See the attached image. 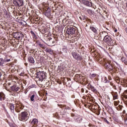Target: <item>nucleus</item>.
<instances>
[{"instance_id": "23", "label": "nucleus", "mask_w": 127, "mask_h": 127, "mask_svg": "<svg viewBox=\"0 0 127 127\" xmlns=\"http://www.w3.org/2000/svg\"><path fill=\"white\" fill-rule=\"evenodd\" d=\"M90 29H91V30H92V31H93L94 33H97V29H96L95 27L93 26H90Z\"/></svg>"}, {"instance_id": "50", "label": "nucleus", "mask_w": 127, "mask_h": 127, "mask_svg": "<svg viewBox=\"0 0 127 127\" xmlns=\"http://www.w3.org/2000/svg\"><path fill=\"white\" fill-rule=\"evenodd\" d=\"M8 85H10V83H8Z\"/></svg>"}, {"instance_id": "10", "label": "nucleus", "mask_w": 127, "mask_h": 127, "mask_svg": "<svg viewBox=\"0 0 127 127\" xmlns=\"http://www.w3.org/2000/svg\"><path fill=\"white\" fill-rule=\"evenodd\" d=\"M72 55L75 60H77V61H81L82 60V57L80 55H78L76 53H72Z\"/></svg>"}, {"instance_id": "43", "label": "nucleus", "mask_w": 127, "mask_h": 127, "mask_svg": "<svg viewBox=\"0 0 127 127\" xmlns=\"http://www.w3.org/2000/svg\"><path fill=\"white\" fill-rule=\"evenodd\" d=\"M84 88H81V93H84Z\"/></svg>"}, {"instance_id": "38", "label": "nucleus", "mask_w": 127, "mask_h": 127, "mask_svg": "<svg viewBox=\"0 0 127 127\" xmlns=\"http://www.w3.org/2000/svg\"><path fill=\"white\" fill-rule=\"evenodd\" d=\"M87 21L90 22V23H92V20H91L90 19H87Z\"/></svg>"}, {"instance_id": "47", "label": "nucleus", "mask_w": 127, "mask_h": 127, "mask_svg": "<svg viewBox=\"0 0 127 127\" xmlns=\"http://www.w3.org/2000/svg\"><path fill=\"white\" fill-rule=\"evenodd\" d=\"M117 31H118L117 30H115V32H117Z\"/></svg>"}, {"instance_id": "51", "label": "nucleus", "mask_w": 127, "mask_h": 127, "mask_svg": "<svg viewBox=\"0 0 127 127\" xmlns=\"http://www.w3.org/2000/svg\"><path fill=\"white\" fill-rule=\"evenodd\" d=\"M119 89H120V90H121V87H119Z\"/></svg>"}, {"instance_id": "9", "label": "nucleus", "mask_w": 127, "mask_h": 127, "mask_svg": "<svg viewBox=\"0 0 127 127\" xmlns=\"http://www.w3.org/2000/svg\"><path fill=\"white\" fill-rule=\"evenodd\" d=\"M47 43L49 46H54V45H55V43H56V40H53L52 38H49Z\"/></svg>"}, {"instance_id": "29", "label": "nucleus", "mask_w": 127, "mask_h": 127, "mask_svg": "<svg viewBox=\"0 0 127 127\" xmlns=\"http://www.w3.org/2000/svg\"><path fill=\"white\" fill-rule=\"evenodd\" d=\"M69 79L70 80H71V79L70 78H64V82L66 83V81L69 82Z\"/></svg>"}, {"instance_id": "39", "label": "nucleus", "mask_w": 127, "mask_h": 127, "mask_svg": "<svg viewBox=\"0 0 127 127\" xmlns=\"http://www.w3.org/2000/svg\"><path fill=\"white\" fill-rule=\"evenodd\" d=\"M91 76L93 77V78H94V77H96V74H92L91 75Z\"/></svg>"}, {"instance_id": "27", "label": "nucleus", "mask_w": 127, "mask_h": 127, "mask_svg": "<svg viewBox=\"0 0 127 127\" xmlns=\"http://www.w3.org/2000/svg\"><path fill=\"white\" fill-rule=\"evenodd\" d=\"M38 45H39V46L41 47V48H43V49H44V47H45L44 45L41 44L40 43H38Z\"/></svg>"}, {"instance_id": "4", "label": "nucleus", "mask_w": 127, "mask_h": 127, "mask_svg": "<svg viewBox=\"0 0 127 127\" xmlns=\"http://www.w3.org/2000/svg\"><path fill=\"white\" fill-rule=\"evenodd\" d=\"M11 90L13 92H17V91H19V92H23V86L21 84L19 86L13 85L11 87Z\"/></svg>"}, {"instance_id": "41", "label": "nucleus", "mask_w": 127, "mask_h": 127, "mask_svg": "<svg viewBox=\"0 0 127 127\" xmlns=\"http://www.w3.org/2000/svg\"><path fill=\"white\" fill-rule=\"evenodd\" d=\"M113 88H114V89H115V90H117V88L115 85H113Z\"/></svg>"}, {"instance_id": "31", "label": "nucleus", "mask_w": 127, "mask_h": 127, "mask_svg": "<svg viewBox=\"0 0 127 127\" xmlns=\"http://www.w3.org/2000/svg\"><path fill=\"white\" fill-rule=\"evenodd\" d=\"M115 81L116 83H120V78L119 77L116 78Z\"/></svg>"}, {"instance_id": "17", "label": "nucleus", "mask_w": 127, "mask_h": 127, "mask_svg": "<svg viewBox=\"0 0 127 127\" xmlns=\"http://www.w3.org/2000/svg\"><path fill=\"white\" fill-rule=\"evenodd\" d=\"M9 108L10 110H11V112L12 113H14V105L12 103H10L9 104Z\"/></svg>"}, {"instance_id": "12", "label": "nucleus", "mask_w": 127, "mask_h": 127, "mask_svg": "<svg viewBox=\"0 0 127 127\" xmlns=\"http://www.w3.org/2000/svg\"><path fill=\"white\" fill-rule=\"evenodd\" d=\"M82 3L84 4L85 5H86V6H92V5H93L92 2L86 0H82Z\"/></svg>"}, {"instance_id": "30", "label": "nucleus", "mask_w": 127, "mask_h": 127, "mask_svg": "<svg viewBox=\"0 0 127 127\" xmlns=\"http://www.w3.org/2000/svg\"><path fill=\"white\" fill-rule=\"evenodd\" d=\"M103 121L105 122V123H107V124H108V125L110 124V122H109V121H108V120L106 118H103Z\"/></svg>"}, {"instance_id": "15", "label": "nucleus", "mask_w": 127, "mask_h": 127, "mask_svg": "<svg viewBox=\"0 0 127 127\" xmlns=\"http://www.w3.org/2000/svg\"><path fill=\"white\" fill-rule=\"evenodd\" d=\"M100 35L101 38H104V37H106L108 35V33L106 31H103L100 33Z\"/></svg>"}, {"instance_id": "28", "label": "nucleus", "mask_w": 127, "mask_h": 127, "mask_svg": "<svg viewBox=\"0 0 127 127\" xmlns=\"http://www.w3.org/2000/svg\"><path fill=\"white\" fill-rule=\"evenodd\" d=\"M123 108V106L119 105L117 107L118 111H122V109Z\"/></svg>"}, {"instance_id": "44", "label": "nucleus", "mask_w": 127, "mask_h": 127, "mask_svg": "<svg viewBox=\"0 0 127 127\" xmlns=\"http://www.w3.org/2000/svg\"><path fill=\"white\" fill-rule=\"evenodd\" d=\"M110 85L111 86H113L114 85V83H113V82H110Z\"/></svg>"}, {"instance_id": "33", "label": "nucleus", "mask_w": 127, "mask_h": 127, "mask_svg": "<svg viewBox=\"0 0 127 127\" xmlns=\"http://www.w3.org/2000/svg\"><path fill=\"white\" fill-rule=\"evenodd\" d=\"M19 36H20V38H22V37H24V35L23 34L21 33H20Z\"/></svg>"}, {"instance_id": "48", "label": "nucleus", "mask_w": 127, "mask_h": 127, "mask_svg": "<svg viewBox=\"0 0 127 127\" xmlns=\"http://www.w3.org/2000/svg\"><path fill=\"white\" fill-rule=\"evenodd\" d=\"M77 0V1H80V0Z\"/></svg>"}, {"instance_id": "37", "label": "nucleus", "mask_w": 127, "mask_h": 127, "mask_svg": "<svg viewBox=\"0 0 127 127\" xmlns=\"http://www.w3.org/2000/svg\"><path fill=\"white\" fill-rule=\"evenodd\" d=\"M4 14L6 15L7 16H8V12H7L6 10H5Z\"/></svg>"}, {"instance_id": "40", "label": "nucleus", "mask_w": 127, "mask_h": 127, "mask_svg": "<svg viewBox=\"0 0 127 127\" xmlns=\"http://www.w3.org/2000/svg\"><path fill=\"white\" fill-rule=\"evenodd\" d=\"M72 22H73L70 20V21L68 22V23H67V24H70L72 23Z\"/></svg>"}, {"instance_id": "3", "label": "nucleus", "mask_w": 127, "mask_h": 127, "mask_svg": "<svg viewBox=\"0 0 127 127\" xmlns=\"http://www.w3.org/2000/svg\"><path fill=\"white\" fill-rule=\"evenodd\" d=\"M28 118V113L27 112H23L21 114H19V121H24L27 120Z\"/></svg>"}, {"instance_id": "36", "label": "nucleus", "mask_w": 127, "mask_h": 127, "mask_svg": "<svg viewBox=\"0 0 127 127\" xmlns=\"http://www.w3.org/2000/svg\"><path fill=\"white\" fill-rule=\"evenodd\" d=\"M118 105H119V102H117V101H115L114 102V105L117 106H118Z\"/></svg>"}, {"instance_id": "1", "label": "nucleus", "mask_w": 127, "mask_h": 127, "mask_svg": "<svg viewBox=\"0 0 127 127\" xmlns=\"http://www.w3.org/2000/svg\"><path fill=\"white\" fill-rule=\"evenodd\" d=\"M36 78H38L40 81L42 82L44 79H45V73L44 71H39L36 73Z\"/></svg>"}, {"instance_id": "35", "label": "nucleus", "mask_w": 127, "mask_h": 127, "mask_svg": "<svg viewBox=\"0 0 127 127\" xmlns=\"http://www.w3.org/2000/svg\"><path fill=\"white\" fill-rule=\"evenodd\" d=\"M75 78H77V79H79V78H80V74H76L75 75Z\"/></svg>"}, {"instance_id": "14", "label": "nucleus", "mask_w": 127, "mask_h": 127, "mask_svg": "<svg viewBox=\"0 0 127 127\" xmlns=\"http://www.w3.org/2000/svg\"><path fill=\"white\" fill-rule=\"evenodd\" d=\"M88 87L89 90H91V91H92V92H93L94 93H97V89H96V88H95V87L92 85L88 84Z\"/></svg>"}, {"instance_id": "21", "label": "nucleus", "mask_w": 127, "mask_h": 127, "mask_svg": "<svg viewBox=\"0 0 127 127\" xmlns=\"http://www.w3.org/2000/svg\"><path fill=\"white\" fill-rule=\"evenodd\" d=\"M38 124V120L36 119H33L31 122L32 125H37Z\"/></svg>"}, {"instance_id": "24", "label": "nucleus", "mask_w": 127, "mask_h": 127, "mask_svg": "<svg viewBox=\"0 0 127 127\" xmlns=\"http://www.w3.org/2000/svg\"><path fill=\"white\" fill-rule=\"evenodd\" d=\"M121 61H122V62H123L124 63H125V64L126 65H127V59H126L125 57H122L121 58Z\"/></svg>"}, {"instance_id": "18", "label": "nucleus", "mask_w": 127, "mask_h": 127, "mask_svg": "<svg viewBox=\"0 0 127 127\" xmlns=\"http://www.w3.org/2000/svg\"><path fill=\"white\" fill-rule=\"evenodd\" d=\"M28 62L32 64H34V62H35V61H34V59L32 57H29L28 58Z\"/></svg>"}, {"instance_id": "16", "label": "nucleus", "mask_w": 127, "mask_h": 127, "mask_svg": "<svg viewBox=\"0 0 127 127\" xmlns=\"http://www.w3.org/2000/svg\"><path fill=\"white\" fill-rule=\"evenodd\" d=\"M20 34V33L15 32L13 34V36L16 39H20V36H19Z\"/></svg>"}, {"instance_id": "52", "label": "nucleus", "mask_w": 127, "mask_h": 127, "mask_svg": "<svg viewBox=\"0 0 127 127\" xmlns=\"http://www.w3.org/2000/svg\"><path fill=\"white\" fill-rule=\"evenodd\" d=\"M0 14H1V13L0 12Z\"/></svg>"}, {"instance_id": "42", "label": "nucleus", "mask_w": 127, "mask_h": 127, "mask_svg": "<svg viewBox=\"0 0 127 127\" xmlns=\"http://www.w3.org/2000/svg\"><path fill=\"white\" fill-rule=\"evenodd\" d=\"M1 80V73L0 72V81Z\"/></svg>"}, {"instance_id": "2", "label": "nucleus", "mask_w": 127, "mask_h": 127, "mask_svg": "<svg viewBox=\"0 0 127 127\" xmlns=\"http://www.w3.org/2000/svg\"><path fill=\"white\" fill-rule=\"evenodd\" d=\"M76 31H77L76 28L73 26H68L66 29V33L67 34H68V35H73V34H75Z\"/></svg>"}, {"instance_id": "34", "label": "nucleus", "mask_w": 127, "mask_h": 127, "mask_svg": "<svg viewBox=\"0 0 127 127\" xmlns=\"http://www.w3.org/2000/svg\"><path fill=\"white\" fill-rule=\"evenodd\" d=\"M88 12H89V13H91V14H93V10H91V9H89L87 10Z\"/></svg>"}, {"instance_id": "46", "label": "nucleus", "mask_w": 127, "mask_h": 127, "mask_svg": "<svg viewBox=\"0 0 127 127\" xmlns=\"http://www.w3.org/2000/svg\"><path fill=\"white\" fill-rule=\"evenodd\" d=\"M123 114H126V111L124 110V111H123Z\"/></svg>"}, {"instance_id": "13", "label": "nucleus", "mask_w": 127, "mask_h": 127, "mask_svg": "<svg viewBox=\"0 0 127 127\" xmlns=\"http://www.w3.org/2000/svg\"><path fill=\"white\" fill-rule=\"evenodd\" d=\"M44 14L47 17H50V16H51V9L49 8L47 9V10L45 12Z\"/></svg>"}, {"instance_id": "8", "label": "nucleus", "mask_w": 127, "mask_h": 127, "mask_svg": "<svg viewBox=\"0 0 127 127\" xmlns=\"http://www.w3.org/2000/svg\"><path fill=\"white\" fill-rule=\"evenodd\" d=\"M103 40L104 42H108L110 44V45H113V40H112V38L109 35H107L105 37H104Z\"/></svg>"}, {"instance_id": "22", "label": "nucleus", "mask_w": 127, "mask_h": 127, "mask_svg": "<svg viewBox=\"0 0 127 127\" xmlns=\"http://www.w3.org/2000/svg\"><path fill=\"white\" fill-rule=\"evenodd\" d=\"M45 51L47 52V53H50V54H53V52H52V50L51 49H46Z\"/></svg>"}, {"instance_id": "32", "label": "nucleus", "mask_w": 127, "mask_h": 127, "mask_svg": "<svg viewBox=\"0 0 127 127\" xmlns=\"http://www.w3.org/2000/svg\"><path fill=\"white\" fill-rule=\"evenodd\" d=\"M116 99H118V96L116 94H114L113 95V100H116Z\"/></svg>"}, {"instance_id": "25", "label": "nucleus", "mask_w": 127, "mask_h": 127, "mask_svg": "<svg viewBox=\"0 0 127 127\" xmlns=\"http://www.w3.org/2000/svg\"><path fill=\"white\" fill-rule=\"evenodd\" d=\"M69 21H70V19L66 20V19H64L63 20V23H65V24H68V23H69Z\"/></svg>"}, {"instance_id": "20", "label": "nucleus", "mask_w": 127, "mask_h": 127, "mask_svg": "<svg viewBox=\"0 0 127 127\" xmlns=\"http://www.w3.org/2000/svg\"><path fill=\"white\" fill-rule=\"evenodd\" d=\"M4 94L2 92L0 93V101H2L4 100Z\"/></svg>"}, {"instance_id": "6", "label": "nucleus", "mask_w": 127, "mask_h": 127, "mask_svg": "<svg viewBox=\"0 0 127 127\" xmlns=\"http://www.w3.org/2000/svg\"><path fill=\"white\" fill-rule=\"evenodd\" d=\"M0 60V66H4V64L6 62H9L10 61V59H7V56H5V58H1Z\"/></svg>"}, {"instance_id": "7", "label": "nucleus", "mask_w": 127, "mask_h": 127, "mask_svg": "<svg viewBox=\"0 0 127 127\" xmlns=\"http://www.w3.org/2000/svg\"><path fill=\"white\" fill-rule=\"evenodd\" d=\"M24 108V106L22 104H16L15 107V111L16 113H20V111L23 110Z\"/></svg>"}, {"instance_id": "11", "label": "nucleus", "mask_w": 127, "mask_h": 127, "mask_svg": "<svg viewBox=\"0 0 127 127\" xmlns=\"http://www.w3.org/2000/svg\"><path fill=\"white\" fill-rule=\"evenodd\" d=\"M110 63V62H108L107 63H106L105 64V67H106L107 69H109V71H114V67L112 64H111Z\"/></svg>"}, {"instance_id": "26", "label": "nucleus", "mask_w": 127, "mask_h": 127, "mask_svg": "<svg viewBox=\"0 0 127 127\" xmlns=\"http://www.w3.org/2000/svg\"><path fill=\"white\" fill-rule=\"evenodd\" d=\"M35 97V95L33 94L31 97H30V100L32 102L34 101V98Z\"/></svg>"}, {"instance_id": "45", "label": "nucleus", "mask_w": 127, "mask_h": 127, "mask_svg": "<svg viewBox=\"0 0 127 127\" xmlns=\"http://www.w3.org/2000/svg\"><path fill=\"white\" fill-rule=\"evenodd\" d=\"M88 92H89V91H88V90H86V91H85V93H86V94H88Z\"/></svg>"}, {"instance_id": "49", "label": "nucleus", "mask_w": 127, "mask_h": 127, "mask_svg": "<svg viewBox=\"0 0 127 127\" xmlns=\"http://www.w3.org/2000/svg\"><path fill=\"white\" fill-rule=\"evenodd\" d=\"M79 18H80V19H82L81 18V17H79Z\"/></svg>"}, {"instance_id": "19", "label": "nucleus", "mask_w": 127, "mask_h": 127, "mask_svg": "<svg viewBox=\"0 0 127 127\" xmlns=\"http://www.w3.org/2000/svg\"><path fill=\"white\" fill-rule=\"evenodd\" d=\"M30 33L34 39H37V36L35 34V33H34V32H33V31H31Z\"/></svg>"}, {"instance_id": "5", "label": "nucleus", "mask_w": 127, "mask_h": 127, "mask_svg": "<svg viewBox=\"0 0 127 127\" xmlns=\"http://www.w3.org/2000/svg\"><path fill=\"white\" fill-rule=\"evenodd\" d=\"M24 0H13V3L15 6H23L24 3Z\"/></svg>"}]
</instances>
